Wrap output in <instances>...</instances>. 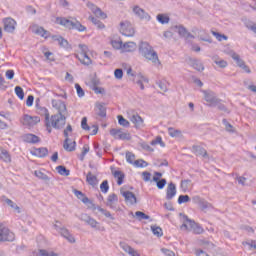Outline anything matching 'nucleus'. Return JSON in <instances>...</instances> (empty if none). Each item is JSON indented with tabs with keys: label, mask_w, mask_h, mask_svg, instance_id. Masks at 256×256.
<instances>
[{
	"label": "nucleus",
	"mask_w": 256,
	"mask_h": 256,
	"mask_svg": "<svg viewBox=\"0 0 256 256\" xmlns=\"http://www.w3.org/2000/svg\"><path fill=\"white\" fill-rule=\"evenodd\" d=\"M133 165L135 167H147L148 164L145 160L140 159V160H135Z\"/></svg>",
	"instance_id": "obj_60"
},
{
	"label": "nucleus",
	"mask_w": 256,
	"mask_h": 256,
	"mask_svg": "<svg viewBox=\"0 0 256 256\" xmlns=\"http://www.w3.org/2000/svg\"><path fill=\"white\" fill-rule=\"evenodd\" d=\"M192 149L196 155H201V157H204V158L209 157V154H207V150H205V148L201 146L194 145Z\"/></svg>",
	"instance_id": "obj_29"
},
{
	"label": "nucleus",
	"mask_w": 256,
	"mask_h": 256,
	"mask_svg": "<svg viewBox=\"0 0 256 256\" xmlns=\"http://www.w3.org/2000/svg\"><path fill=\"white\" fill-rule=\"evenodd\" d=\"M135 216L137 217L138 221L148 220L151 219V217L144 212L137 211L135 212Z\"/></svg>",
	"instance_id": "obj_45"
},
{
	"label": "nucleus",
	"mask_w": 256,
	"mask_h": 256,
	"mask_svg": "<svg viewBox=\"0 0 256 256\" xmlns=\"http://www.w3.org/2000/svg\"><path fill=\"white\" fill-rule=\"evenodd\" d=\"M75 89H76V91H77L78 97H85V91L83 90V88L81 87V85L75 84Z\"/></svg>",
	"instance_id": "obj_59"
},
{
	"label": "nucleus",
	"mask_w": 256,
	"mask_h": 256,
	"mask_svg": "<svg viewBox=\"0 0 256 256\" xmlns=\"http://www.w3.org/2000/svg\"><path fill=\"white\" fill-rule=\"evenodd\" d=\"M40 121L41 118H39V116H29L28 114H25L22 119V124L26 127H35Z\"/></svg>",
	"instance_id": "obj_10"
},
{
	"label": "nucleus",
	"mask_w": 256,
	"mask_h": 256,
	"mask_svg": "<svg viewBox=\"0 0 256 256\" xmlns=\"http://www.w3.org/2000/svg\"><path fill=\"white\" fill-rule=\"evenodd\" d=\"M175 195H177V187L175 186V183L170 182L166 190V199L170 201V199H173Z\"/></svg>",
	"instance_id": "obj_15"
},
{
	"label": "nucleus",
	"mask_w": 256,
	"mask_h": 256,
	"mask_svg": "<svg viewBox=\"0 0 256 256\" xmlns=\"http://www.w3.org/2000/svg\"><path fill=\"white\" fill-rule=\"evenodd\" d=\"M189 187H191V180L190 179H186V180L181 181V189L183 191H187V189H189Z\"/></svg>",
	"instance_id": "obj_54"
},
{
	"label": "nucleus",
	"mask_w": 256,
	"mask_h": 256,
	"mask_svg": "<svg viewBox=\"0 0 256 256\" xmlns=\"http://www.w3.org/2000/svg\"><path fill=\"white\" fill-rule=\"evenodd\" d=\"M139 51L140 55H142L144 59H147V61H151L153 65H161L159 55L148 42H141L139 45Z\"/></svg>",
	"instance_id": "obj_2"
},
{
	"label": "nucleus",
	"mask_w": 256,
	"mask_h": 256,
	"mask_svg": "<svg viewBox=\"0 0 256 256\" xmlns=\"http://www.w3.org/2000/svg\"><path fill=\"white\" fill-rule=\"evenodd\" d=\"M79 219L86 223V225H89L92 229H96V231H105V227L101 226V224L95 220V218L89 216V214H81Z\"/></svg>",
	"instance_id": "obj_6"
},
{
	"label": "nucleus",
	"mask_w": 256,
	"mask_h": 256,
	"mask_svg": "<svg viewBox=\"0 0 256 256\" xmlns=\"http://www.w3.org/2000/svg\"><path fill=\"white\" fill-rule=\"evenodd\" d=\"M0 159H2V161H4L5 163H11V155H9V152H7L6 150H2L0 154Z\"/></svg>",
	"instance_id": "obj_44"
},
{
	"label": "nucleus",
	"mask_w": 256,
	"mask_h": 256,
	"mask_svg": "<svg viewBox=\"0 0 256 256\" xmlns=\"http://www.w3.org/2000/svg\"><path fill=\"white\" fill-rule=\"evenodd\" d=\"M52 107L57 109L58 113L52 115V126L54 129H63L67 123V105L62 100H52Z\"/></svg>",
	"instance_id": "obj_1"
},
{
	"label": "nucleus",
	"mask_w": 256,
	"mask_h": 256,
	"mask_svg": "<svg viewBox=\"0 0 256 256\" xmlns=\"http://www.w3.org/2000/svg\"><path fill=\"white\" fill-rule=\"evenodd\" d=\"M59 233L62 237H64V239H67L69 243H75V237L72 236L71 232H69L67 228L63 227L60 229Z\"/></svg>",
	"instance_id": "obj_19"
},
{
	"label": "nucleus",
	"mask_w": 256,
	"mask_h": 256,
	"mask_svg": "<svg viewBox=\"0 0 256 256\" xmlns=\"http://www.w3.org/2000/svg\"><path fill=\"white\" fill-rule=\"evenodd\" d=\"M96 114L98 117H101V119H105V117H107V108L103 104H97Z\"/></svg>",
	"instance_id": "obj_26"
},
{
	"label": "nucleus",
	"mask_w": 256,
	"mask_h": 256,
	"mask_svg": "<svg viewBox=\"0 0 256 256\" xmlns=\"http://www.w3.org/2000/svg\"><path fill=\"white\" fill-rule=\"evenodd\" d=\"M182 231H193L194 235H201L203 233V227L196 223L194 220L189 219L187 215H184V222L180 226Z\"/></svg>",
	"instance_id": "obj_3"
},
{
	"label": "nucleus",
	"mask_w": 256,
	"mask_h": 256,
	"mask_svg": "<svg viewBox=\"0 0 256 256\" xmlns=\"http://www.w3.org/2000/svg\"><path fill=\"white\" fill-rule=\"evenodd\" d=\"M56 21L59 25H63V27H66L67 29H76V31H80V32L87 30V28L77 20H69L67 18L58 17Z\"/></svg>",
	"instance_id": "obj_4"
},
{
	"label": "nucleus",
	"mask_w": 256,
	"mask_h": 256,
	"mask_svg": "<svg viewBox=\"0 0 256 256\" xmlns=\"http://www.w3.org/2000/svg\"><path fill=\"white\" fill-rule=\"evenodd\" d=\"M114 76L116 79H123V69L118 68L114 71Z\"/></svg>",
	"instance_id": "obj_64"
},
{
	"label": "nucleus",
	"mask_w": 256,
	"mask_h": 256,
	"mask_svg": "<svg viewBox=\"0 0 256 256\" xmlns=\"http://www.w3.org/2000/svg\"><path fill=\"white\" fill-rule=\"evenodd\" d=\"M130 121L135 125L136 129H141L143 127V118L139 114H133L130 117Z\"/></svg>",
	"instance_id": "obj_20"
},
{
	"label": "nucleus",
	"mask_w": 256,
	"mask_h": 256,
	"mask_svg": "<svg viewBox=\"0 0 256 256\" xmlns=\"http://www.w3.org/2000/svg\"><path fill=\"white\" fill-rule=\"evenodd\" d=\"M204 99L207 103H210V107H215L219 103V98L215 96L214 92L203 91Z\"/></svg>",
	"instance_id": "obj_11"
},
{
	"label": "nucleus",
	"mask_w": 256,
	"mask_h": 256,
	"mask_svg": "<svg viewBox=\"0 0 256 256\" xmlns=\"http://www.w3.org/2000/svg\"><path fill=\"white\" fill-rule=\"evenodd\" d=\"M119 201V198L117 197V194H110L107 198L106 205L110 209H115V204Z\"/></svg>",
	"instance_id": "obj_22"
},
{
	"label": "nucleus",
	"mask_w": 256,
	"mask_h": 256,
	"mask_svg": "<svg viewBox=\"0 0 256 256\" xmlns=\"http://www.w3.org/2000/svg\"><path fill=\"white\" fill-rule=\"evenodd\" d=\"M112 170V175L115 177V179L117 180V185H123V179H125V173L121 172V170H113V168H111Z\"/></svg>",
	"instance_id": "obj_25"
},
{
	"label": "nucleus",
	"mask_w": 256,
	"mask_h": 256,
	"mask_svg": "<svg viewBox=\"0 0 256 256\" xmlns=\"http://www.w3.org/2000/svg\"><path fill=\"white\" fill-rule=\"evenodd\" d=\"M157 21H159V23H161L162 25H166L167 23H169L170 18L167 15L158 14L157 15Z\"/></svg>",
	"instance_id": "obj_42"
},
{
	"label": "nucleus",
	"mask_w": 256,
	"mask_h": 256,
	"mask_svg": "<svg viewBox=\"0 0 256 256\" xmlns=\"http://www.w3.org/2000/svg\"><path fill=\"white\" fill-rule=\"evenodd\" d=\"M76 145H77V142L71 141V139L69 138H65L63 147L65 151L72 152V151H75Z\"/></svg>",
	"instance_id": "obj_21"
},
{
	"label": "nucleus",
	"mask_w": 256,
	"mask_h": 256,
	"mask_svg": "<svg viewBox=\"0 0 256 256\" xmlns=\"http://www.w3.org/2000/svg\"><path fill=\"white\" fill-rule=\"evenodd\" d=\"M215 107H217L219 109V111H223L224 113H229V109H227V107L224 106V104H221V99H219V101Z\"/></svg>",
	"instance_id": "obj_62"
},
{
	"label": "nucleus",
	"mask_w": 256,
	"mask_h": 256,
	"mask_svg": "<svg viewBox=\"0 0 256 256\" xmlns=\"http://www.w3.org/2000/svg\"><path fill=\"white\" fill-rule=\"evenodd\" d=\"M112 47L114 49H123V42L119 40H113L112 41Z\"/></svg>",
	"instance_id": "obj_61"
},
{
	"label": "nucleus",
	"mask_w": 256,
	"mask_h": 256,
	"mask_svg": "<svg viewBox=\"0 0 256 256\" xmlns=\"http://www.w3.org/2000/svg\"><path fill=\"white\" fill-rule=\"evenodd\" d=\"M39 256H58L55 252H48L47 250H39Z\"/></svg>",
	"instance_id": "obj_63"
},
{
	"label": "nucleus",
	"mask_w": 256,
	"mask_h": 256,
	"mask_svg": "<svg viewBox=\"0 0 256 256\" xmlns=\"http://www.w3.org/2000/svg\"><path fill=\"white\" fill-rule=\"evenodd\" d=\"M92 209H97L100 213H102V215H104L105 217H108L109 219H115L112 215L111 212L101 208V206H95V204H92Z\"/></svg>",
	"instance_id": "obj_34"
},
{
	"label": "nucleus",
	"mask_w": 256,
	"mask_h": 256,
	"mask_svg": "<svg viewBox=\"0 0 256 256\" xmlns=\"http://www.w3.org/2000/svg\"><path fill=\"white\" fill-rule=\"evenodd\" d=\"M191 201V197L189 195H180L178 197V204L183 205V203H189Z\"/></svg>",
	"instance_id": "obj_52"
},
{
	"label": "nucleus",
	"mask_w": 256,
	"mask_h": 256,
	"mask_svg": "<svg viewBox=\"0 0 256 256\" xmlns=\"http://www.w3.org/2000/svg\"><path fill=\"white\" fill-rule=\"evenodd\" d=\"M118 123L119 125H121L122 127H129V125H131L127 119H125V117H123V115H118Z\"/></svg>",
	"instance_id": "obj_50"
},
{
	"label": "nucleus",
	"mask_w": 256,
	"mask_h": 256,
	"mask_svg": "<svg viewBox=\"0 0 256 256\" xmlns=\"http://www.w3.org/2000/svg\"><path fill=\"white\" fill-rule=\"evenodd\" d=\"M120 33L125 35V37H133V35H135V28H133V25L130 22H121Z\"/></svg>",
	"instance_id": "obj_9"
},
{
	"label": "nucleus",
	"mask_w": 256,
	"mask_h": 256,
	"mask_svg": "<svg viewBox=\"0 0 256 256\" xmlns=\"http://www.w3.org/2000/svg\"><path fill=\"white\" fill-rule=\"evenodd\" d=\"M100 190L102 193H108L109 191V181L104 180L100 185Z\"/></svg>",
	"instance_id": "obj_55"
},
{
	"label": "nucleus",
	"mask_w": 256,
	"mask_h": 256,
	"mask_svg": "<svg viewBox=\"0 0 256 256\" xmlns=\"http://www.w3.org/2000/svg\"><path fill=\"white\" fill-rule=\"evenodd\" d=\"M144 83H149V79L143 76V74H138V80L136 81L137 85H139L140 89L143 91L145 89Z\"/></svg>",
	"instance_id": "obj_35"
},
{
	"label": "nucleus",
	"mask_w": 256,
	"mask_h": 256,
	"mask_svg": "<svg viewBox=\"0 0 256 256\" xmlns=\"http://www.w3.org/2000/svg\"><path fill=\"white\" fill-rule=\"evenodd\" d=\"M87 6L89 7V9H91L92 13L96 15V17H100L101 19H107V14H105V12H102L99 7L95 6L92 3H88Z\"/></svg>",
	"instance_id": "obj_17"
},
{
	"label": "nucleus",
	"mask_w": 256,
	"mask_h": 256,
	"mask_svg": "<svg viewBox=\"0 0 256 256\" xmlns=\"http://www.w3.org/2000/svg\"><path fill=\"white\" fill-rule=\"evenodd\" d=\"M153 181L156 183L158 189H164L167 185V180L165 178L159 179V177L154 176Z\"/></svg>",
	"instance_id": "obj_33"
},
{
	"label": "nucleus",
	"mask_w": 256,
	"mask_h": 256,
	"mask_svg": "<svg viewBox=\"0 0 256 256\" xmlns=\"http://www.w3.org/2000/svg\"><path fill=\"white\" fill-rule=\"evenodd\" d=\"M3 23L4 31H6V33H13V31H15L16 22L13 20V18L4 19Z\"/></svg>",
	"instance_id": "obj_13"
},
{
	"label": "nucleus",
	"mask_w": 256,
	"mask_h": 256,
	"mask_svg": "<svg viewBox=\"0 0 256 256\" xmlns=\"http://www.w3.org/2000/svg\"><path fill=\"white\" fill-rule=\"evenodd\" d=\"M86 181L89 183L92 187H97V176L93 175V173L88 172L86 176Z\"/></svg>",
	"instance_id": "obj_32"
},
{
	"label": "nucleus",
	"mask_w": 256,
	"mask_h": 256,
	"mask_svg": "<svg viewBox=\"0 0 256 256\" xmlns=\"http://www.w3.org/2000/svg\"><path fill=\"white\" fill-rule=\"evenodd\" d=\"M126 161L127 163H130V165H133L135 163V154L133 152H126Z\"/></svg>",
	"instance_id": "obj_51"
},
{
	"label": "nucleus",
	"mask_w": 256,
	"mask_h": 256,
	"mask_svg": "<svg viewBox=\"0 0 256 256\" xmlns=\"http://www.w3.org/2000/svg\"><path fill=\"white\" fill-rule=\"evenodd\" d=\"M151 230H152L153 234L156 235L157 237H163V229H161V227L152 226Z\"/></svg>",
	"instance_id": "obj_48"
},
{
	"label": "nucleus",
	"mask_w": 256,
	"mask_h": 256,
	"mask_svg": "<svg viewBox=\"0 0 256 256\" xmlns=\"http://www.w3.org/2000/svg\"><path fill=\"white\" fill-rule=\"evenodd\" d=\"M110 135L114 139H120L122 141H131V134L129 132H123V129L112 128L110 130Z\"/></svg>",
	"instance_id": "obj_8"
},
{
	"label": "nucleus",
	"mask_w": 256,
	"mask_h": 256,
	"mask_svg": "<svg viewBox=\"0 0 256 256\" xmlns=\"http://www.w3.org/2000/svg\"><path fill=\"white\" fill-rule=\"evenodd\" d=\"M56 171L59 175H63L64 177H69L71 171H69L65 166L60 165L56 167Z\"/></svg>",
	"instance_id": "obj_37"
},
{
	"label": "nucleus",
	"mask_w": 256,
	"mask_h": 256,
	"mask_svg": "<svg viewBox=\"0 0 256 256\" xmlns=\"http://www.w3.org/2000/svg\"><path fill=\"white\" fill-rule=\"evenodd\" d=\"M199 207L202 211H207V209H211L213 207L211 203L207 202L205 199L200 202Z\"/></svg>",
	"instance_id": "obj_47"
},
{
	"label": "nucleus",
	"mask_w": 256,
	"mask_h": 256,
	"mask_svg": "<svg viewBox=\"0 0 256 256\" xmlns=\"http://www.w3.org/2000/svg\"><path fill=\"white\" fill-rule=\"evenodd\" d=\"M168 134L170 137H181V131L173 127L168 128Z\"/></svg>",
	"instance_id": "obj_46"
},
{
	"label": "nucleus",
	"mask_w": 256,
	"mask_h": 256,
	"mask_svg": "<svg viewBox=\"0 0 256 256\" xmlns=\"http://www.w3.org/2000/svg\"><path fill=\"white\" fill-rule=\"evenodd\" d=\"M188 65H190V67H193V69H196V71L205 70V66H203V63H201L198 59L195 58H189Z\"/></svg>",
	"instance_id": "obj_16"
},
{
	"label": "nucleus",
	"mask_w": 256,
	"mask_h": 256,
	"mask_svg": "<svg viewBox=\"0 0 256 256\" xmlns=\"http://www.w3.org/2000/svg\"><path fill=\"white\" fill-rule=\"evenodd\" d=\"M231 57L233 59V61H235V63L237 64L238 67H241L245 61H243V59H241V56H239V54L232 52L231 53Z\"/></svg>",
	"instance_id": "obj_38"
},
{
	"label": "nucleus",
	"mask_w": 256,
	"mask_h": 256,
	"mask_svg": "<svg viewBox=\"0 0 256 256\" xmlns=\"http://www.w3.org/2000/svg\"><path fill=\"white\" fill-rule=\"evenodd\" d=\"M180 37H184V39H195V36L191 34V32L187 31L183 25L175 26Z\"/></svg>",
	"instance_id": "obj_12"
},
{
	"label": "nucleus",
	"mask_w": 256,
	"mask_h": 256,
	"mask_svg": "<svg viewBox=\"0 0 256 256\" xmlns=\"http://www.w3.org/2000/svg\"><path fill=\"white\" fill-rule=\"evenodd\" d=\"M212 34L214 35V37H216V39L218 41H227L228 37L225 35V34H221L219 32H215V31H212Z\"/></svg>",
	"instance_id": "obj_56"
},
{
	"label": "nucleus",
	"mask_w": 256,
	"mask_h": 256,
	"mask_svg": "<svg viewBox=\"0 0 256 256\" xmlns=\"http://www.w3.org/2000/svg\"><path fill=\"white\" fill-rule=\"evenodd\" d=\"M122 49L126 53H131L137 49V44L135 42H126L122 45Z\"/></svg>",
	"instance_id": "obj_27"
},
{
	"label": "nucleus",
	"mask_w": 256,
	"mask_h": 256,
	"mask_svg": "<svg viewBox=\"0 0 256 256\" xmlns=\"http://www.w3.org/2000/svg\"><path fill=\"white\" fill-rule=\"evenodd\" d=\"M74 195H76L77 199H80V201H82V203H84L85 205H87V203H91V205H93V202H91V200H89V198L85 196L83 192L79 190H74Z\"/></svg>",
	"instance_id": "obj_28"
},
{
	"label": "nucleus",
	"mask_w": 256,
	"mask_h": 256,
	"mask_svg": "<svg viewBox=\"0 0 256 256\" xmlns=\"http://www.w3.org/2000/svg\"><path fill=\"white\" fill-rule=\"evenodd\" d=\"M24 141L26 143H39L41 141L37 135L34 134H26L24 135Z\"/></svg>",
	"instance_id": "obj_31"
},
{
	"label": "nucleus",
	"mask_w": 256,
	"mask_h": 256,
	"mask_svg": "<svg viewBox=\"0 0 256 256\" xmlns=\"http://www.w3.org/2000/svg\"><path fill=\"white\" fill-rule=\"evenodd\" d=\"M35 176L38 177V179H43V181H47L49 179V177L47 176V174L39 171V170H36L34 172Z\"/></svg>",
	"instance_id": "obj_57"
},
{
	"label": "nucleus",
	"mask_w": 256,
	"mask_h": 256,
	"mask_svg": "<svg viewBox=\"0 0 256 256\" xmlns=\"http://www.w3.org/2000/svg\"><path fill=\"white\" fill-rule=\"evenodd\" d=\"M123 197L125 198V201L130 203V205H135L137 203V197L134 195L131 191H124L122 192Z\"/></svg>",
	"instance_id": "obj_18"
},
{
	"label": "nucleus",
	"mask_w": 256,
	"mask_h": 256,
	"mask_svg": "<svg viewBox=\"0 0 256 256\" xmlns=\"http://www.w3.org/2000/svg\"><path fill=\"white\" fill-rule=\"evenodd\" d=\"M49 153V150L47 148H37L35 150V155H37L38 157H47Z\"/></svg>",
	"instance_id": "obj_41"
},
{
	"label": "nucleus",
	"mask_w": 256,
	"mask_h": 256,
	"mask_svg": "<svg viewBox=\"0 0 256 256\" xmlns=\"http://www.w3.org/2000/svg\"><path fill=\"white\" fill-rule=\"evenodd\" d=\"M150 145H161L162 147H165V142L163 141L161 136H158L156 137V139L150 142Z\"/></svg>",
	"instance_id": "obj_53"
},
{
	"label": "nucleus",
	"mask_w": 256,
	"mask_h": 256,
	"mask_svg": "<svg viewBox=\"0 0 256 256\" xmlns=\"http://www.w3.org/2000/svg\"><path fill=\"white\" fill-rule=\"evenodd\" d=\"M37 111L39 115L45 116V121L51 120V118H49V110H47V108L40 106L37 108Z\"/></svg>",
	"instance_id": "obj_39"
},
{
	"label": "nucleus",
	"mask_w": 256,
	"mask_h": 256,
	"mask_svg": "<svg viewBox=\"0 0 256 256\" xmlns=\"http://www.w3.org/2000/svg\"><path fill=\"white\" fill-rule=\"evenodd\" d=\"M212 60L221 69H225V67H227V61H225V60H223V59H221V58H219L217 56L212 57Z\"/></svg>",
	"instance_id": "obj_36"
},
{
	"label": "nucleus",
	"mask_w": 256,
	"mask_h": 256,
	"mask_svg": "<svg viewBox=\"0 0 256 256\" xmlns=\"http://www.w3.org/2000/svg\"><path fill=\"white\" fill-rule=\"evenodd\" d=\"M5 203L9 205V207H11V209H14L15 211H17L18 213H21V208H19L17 206V204L15 202H13V200L9 199V198H5Z\"/></svg>",
	"instance_id": "obj_40"
},
{
	"label": "nucleus",
	"mask_w": 256,
	"mask_h": 256,
	"mask_svg": "<svg viewBox=\"0 0 256 256\" xmlns=\"http://www.w3.org/2000/svg\"><path fill=\"white\" fill-rule=\"evenodd\" d=\"M120 247L125 251V253H128V255L131 256H141L139 252H137L135 249H133L131 246L125 243H120Z\"/></svg>",
	"instance_id": "obj_23"
},
{
	"label": "nucleus",
	"mask_w": 256,
	"mask_h": 256,
	"mask_svg": "<svg viewBox=\"0 0 256 256\" xmlns=\"http://www.w3.org/2000/svg\"><path fill=\"white\" fill-rule=\"evenodd\" d=\"M78 47L80 49V52L78 54H75L76 59H78V61H80L82 65H86V66L91 65L93 61L91 60L89 55H87V53H89V47H87V45L85 44H79Z\"/></svg>",
	"instance_id": "obj_5"
},
{
	"label": "nucleus",
	"mask_w": 256,
	"mask_h": 256,
	"mask_svg": "<svg viewBox=\"0 0 256 256\" xmlns=\"http://www.w3.org/2000/svg\"><path fill=\"white\" fill-rule=\"evenodd\" d=\"M53 41H57L60 47H64V49H69V41H67L63 36H52Z\"/></svg>",
	"instance_id": "obj_24"
},
{
	"label": "nucleus",
	"mask_w": 256,
	"mask_h": 256,
	"mask_svg": "<svg viewBox=\"0 0 256 256\" xmlns=\"http://www.w3.org/2000/svg\"><path fill=\"white\" fill-rule=\"evenodd\" d=\"M32 31L36 35H40V37H44L45 39H47V33H49L47 30L43 29V27H39L37 25L32 27Z\"/></svg>",
	"instance_id": "obj_30"
},
{
	"label": "nucleus",
	"mask_w": 256,
	"mask_h": 256,
	"mask_svg": "<svg viewBox=\"0 0 256 256\" xmlns=\"http://www.w3.org/2000/svg\"><path fill=\"white\" fill-rule=\"evenodd\" d=\"M81 127L84 131H91V127L87 124V117H83L81 121Z\"/></svg>",
	"instance_id": "obj_58"
},
{
	"label": "nucleus",
	"mask_w": 256,
	"mask_h": 256,
	"mask_svg": "<svg viewBox=\"0 0 256 256\" xmlns=\"http://www.w3.org/2000/svg\"><path fill=\"white\" fill-rule=\"evenodd\" d=\"M133 13L139 17V19H145L146 21H149L151 19V16L147 12L143 10V8L139 6H134Z\"/></svg>",
	"instance_id": "obj_14"
},
{
	"label": "nucleus",
	"mask_w": 256,
	"mask_h": 256,
	"mask_svg": "<svg viewBox=\"0 0 256 256\" xmlns=\"http://www.w3.org/2000/svg\"><path fill=\"white\" fill-rule=\"evenodd\" d=\"M14 91L17 97H19L21 100L25 99V92L23 91V88H21V86H16Z\"/></svg>",
	"instance_id": "obj_49"
},
{
	"label": "nucleus",
	"mask_w": 256,
	"mask_h": 256,
	"mask_svg": "<svg viewBox=\"0 0 256 256\" xmlns=\"http://www.w3.org/2000/svg\"><path fill=\"white\" fill-rule=\"evenodd\" d=\"M222 123L228 133H235V128L233 125H231V123H229V121H227V119H223Z\"/></svg>",
	"instance_id": "obj_43"
},
{
	"label": "nucleus",
	"mask_w": 256,
	"mask_h": 256,
	"mask_svg": "<svg viewBox=\"0 0 256 256\" xmlns=\"http://www.w3.org/2000/svg\"><path fill=\"white\" fill-rule=\"evenodd\" d=\"M15 241V234L9 230V228L0 224V242Z\"/></svg>",
	"instance_id": "obj_7"
}]
</instances>
